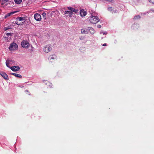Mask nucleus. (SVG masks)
<instances>
[{
  "label": "nucleus",
  "instance_id": "4be33fe9",
  "mask_svg": "<svg viewBox=\"0 0 154 154\" xmlns=\"http://www.w3.org/2000/svg\"><path fill=\"white\" fill-rule=\"evenodd\" d=\"M25 92L27 93V94H28L29 95H30V92L29 91L27 90L25 91Z\"/></svg>",
  "mask_w": 154,
  "mask_h": 154
},
{
  "label": "nucleus",
  "instance_id": "6e6552de",
  "mask_svg": "<svg viewBox=\"0 0 154 154\" xmlns=\"http://www.w3.org/2000/svg\"><path fill=\"white\" fill-rule=\"evenodd\" d=\"M0 75L5 79H8V75L5 72H2L0 73Z\"/></svg>",
  "mask_w": 154,
  "mask_h": 154
},
{
  "label": "nucleus",
  "instance_id": "dca6fc26",
  "mask_svg": "<svg viewBox=\"0 0 154 154\" xmlns=\"http://www.w3.org/2000/svg\"><path fill=\"white\" fill-rule=\"evenodd\" d=\"M8 1V0H0V2L2 5H3L5 3Z\"/></svg>",
  "mask_w": 154,
  "mask_h": 154
},
{
  "label": "nucleus",
  "instance_id": "aec40b11",
  "mask_svg": "<svg viewBox=\"0 0 154 154\" xmlns=\"http://www.w3.org/2000/svg\"><path fill=\"white\" fill-rule=\"evenodd\" d=\"M140 16L139 15H138L135 16L134 17V20H136V19H140Z\"/></svg>",
  "mask_w": 154,
  "mask_h": 154
},
{
  "label": "nucleus",
  "instance_id": "f257e3e1",
  "mask_svg": "<svg viewBox=\"0 0 154 154\" xmlns=\"http://www.w3.org/2000/svg\"><path fill=\"white\" fill-rule=\"evenodd\" d=\"M90 22L93 24H96L100 20L97 16L91 15L89 19Z\"/></svg>",
  "mask_w": 154,
  "mask_h": 154
},
{
  "label": "nucleus",
  "instance_id": "412c9836",
  "mask_svg": "<svg viewBox=\"0 0 154 154\" xmlns=\"http://www.w3.org/2000/svg\"><path fill=\"white\" fill-rule=\"evenodd\" d=\"M81 33H87V32L85 29H82L81 30Z\"/></svg>",
  "mask_w": 154,
  "mask_h": 154
},
{
  "label": "nucleus",
  "instance_id": "0eeeda50",
  "mask_svg": "<svg viewBox=\"0 0 154 154\" xmlns=\"http://www.w3.org/2000/svg\"><path fill=\"white\" fill-rule=\"evenodd\" d=\"M68 9L72 12V13L73 12L76 13H77L78 12L79 10H76L74 8L71 7H69L68 8Z\"/></svg>",
  "mask_w": 154,
  "mask_h": 154
},
{
  "label": "nucleus",
  "instance_id": "473e14b6",
  "mask_svg": "<svg viewBox=\"0 0 154 154\" xmlns=\"http://www.w3.org/2000/svg\"><path fill=\"white\" fill-rule=\"evenodd\" d=\"M103 34H106V33H103Z\"/></svg>",
  "mask_w": 154,
  "mask_h": 154
},
{
  "label": "nucleus",
  "instance_id": "f3484780",
  "mask_svg": "<svg viewBox=\"0 0 154 154\" xmlns=\"http://www.w3.org/2000/svg\"><path fill=\"white\" fill-rule=\"evenodd\" d=\"M15 23L17 25H22L23 24V22H20L19 21L17 20V21L15 22Z\"/></svg>",
  "mask_w": 154,
  "mask_h": 154
},
{
  "label": "nucleus",
  "instance_id": "6ab92c4d",
  "mask_svg": "<svg viewBox=\"0 0 154 154\" xmlns=\"http://www.w3.org/2000/svg\"><path fill=\"white\" fill-rule=\"evenodd\" d=\"M15 2L17 4H19L22 2V0H14Z\"/></svg>",
  "mask_w": 154,
  "mask_h": 154
},
{
  "label": "nucleus",
  "instance_id": "20e7f679",
  "mask_svg": "<svg viewBox=\"0 0 154 154\" xmlns=\"http://www.w3.org/2000/svg\"><path fill=\"white\" fill-rule=\"evenodd\" d=\"M22 47L24 48H28L29 46V43L25 40H23L21 42V44Z\"/></svg>",
  "mask_w": 154,
  "mask_h": 154
},
{
  "label": "nucleus",
  "instance_id": "393cba45",
  "mask_svg": "<svg viewBox=\"0 0 154 154\" xmlns=\"http://www.w3.org/2000/svg\"><path fill=\"white\" fill-rule=\"evenodd\" d=\"M42 15L44 17H46V14L45 13H43L42 14Z\"/></svg>",
  "mask_w": 154,
  "mask_h": 154
},
{
  "label": "nucleus",
  "instance_id": "bb28decb",
  "mask_svg": "<svg viewBox=\"0 0 154 154\" xmlns=\"http://www.w3.org/2000/svg\"><path fill=\"white\" fill-rule=\"evenodd\" d=\"M9 28H7V27H5L4 28V29L5 31L6 30L8 29H9Z\"/></svg>",
  "mask_w": 154,
  "mask_h": 154
},
{
  "label": "nucleus",
  "instance_id": "72a5a7b5",
  "mask_svg": "<svg viewBox=\"0 0 154 154\" xmlns=\"http://www.w3.org/2000/svg\"><path fill=\"white\" fill-rule=\"evenodd\" d=\"M112 1V0H109V1H110V2H111V1Z\"/></svg>",
  "mask_w": 154,
  "mask_h": 154
},
{
  "label": "nucleus",
  "instance_id": "4468645a",
  "mask_svg": "<svg viewBox=\"0 0 154 154\" xmlns=\"http://www.w3.org/2000/svg\"><path fill=\"white\" fill-rule=\"evenodd\" d=\"M65 13L66 14L69 15V17H71V15L72 14V12L70 11H66L65 12Z\"/></svg>",
  "mask_w": 154,
  "mask_h": 154
},
{
  "label": "nucleus",
  "instance_id": "a878e982",
  "mask_svg": "<svg viewBox=\"0 0 154 154\" xmlns=\"http://www.w3.org/2000/svg\"><path fill=\"white\" fill-rule=\"evenodd\" d=\"M97 27L98 28H100L101 27V26L100 25L98 24L97 25Z\"/></svg>",
  "mask_w": 154,
  "mask_h": 154
},
{
  "label": "nucleus",
  "instance_id": "c85d7f7f",
  "mask_svg": "<svg viewBox=\"0 0 154 154\" xmlns=\"http://www.w3.org/2000/svg\"><path fill=\"white\" fill-rule=\"evenodd\" d=\"M102 45L103 46H106L107 45H106V43H104V44H103V45Z\"/></svg>",
  "mask_w": 154,
  "mask_h": 154
},
{
  "label": "nucleus",
  "instance_id": "39448f33",
  "mask_svg": "<svg viewBox=\"0 0 154 154\" xmlns=\"http://www.w3.org/2000/svg\"><path fill=\"white\" fill-rule=\"evenodd\" d=\"M34 18L36 20L38 21H40L41 20V16L38 13H36L34 14Z\"/></svg>",
  "mask_w": 154,
  "mask_h": 154
},
{
  "label": "nucleus",
  "instance_id": "cd10ccee",
  "mask_svg": "<svg viewBox=\"0 0 154 154\" xmlns=\"http://www.w3.org/2000/svg\"><path fill=\"white\" fill-rule=\"evenodd\" d=\"M10 2V3H11V5H12V7L13 6V5H14V3H13V2Z\"/></svg>",
  "mask_w": 154,
  "mask_h": 154
},
{
  "label": "nucleus",
  "instance_id": "7ed1b4c3",
  "mask_svg": "<svg viewBox=\"0 0 154 154\" xmlns=\"http://www.w3.org/2000/svg\"><path fill=\"white\" fill-rule=\"evenodd\" d=\"M51 45L50 44H48L46 45L43 48L44 51L48 53L51 51L52 50Z\"/></svg>",
  "mask_w": 154,
  "mask_h": 154
},
{
  "label": "nucleus",
  "instance_id": "5701e85b",
  "mask_svg": "<svg viewBox=\"0 0 154 154\" xmlns=\"http://www.w3.org/2000/svg\"><path fill=\"white\" fill-rule=\"evenodd\" d=\"M6 35L7 36H11L12 33H7L6 34Z\"/></svg>",
  "mask_w": 154,
  "mask_h": 154
},
{
  "label": "nucleus",
  "instance_id": "b1692460",
  "mask_svg": "<svg viewBox=\"0 0 154 154\" xmlns=\"http://www.w3.org/2000/svg\"><path fill=\"white\" fill-rule=\"evenodd\" d=\"M149 2L151 3H152L154 4V0H148Z\"/></svg>",
  "mask_w": 154,
  "mask_h": 154
},
{
  "label": "nucleus",
  "instance_id": "a211bd4d",
  "mask_svg": "<svg viewBox=\"0 0 154 154\" xmlns=\"http://www.w3.org/2000/svg\"><path fill=\"white\" fill-rule=\"evenodd\" d=\"M17 20L19 21L20 22L23 21H24V19L23 17H19V18H18Z\"/></svg>",
  "mask_w": 154,
  "mask_h": 154
},
{
  "label": "nucleus",
  "instance_id": "9d476101",
  "mask_svg": "<svg viewBox=\"0 0 154 154\" xmlns=\"http://www.w3.org/2000/svg\"><path fill=\"white\" fill-rule=\"evenodd\" d=\"M88 30L92 34L94 33L95 31L94 29L92 27H88Z\"/></svg>",
  "mask_w": 154,
  "mask_h": 154
},
{
  "label": "nucleus",
  "instance_id": "423d86ee",
  "mask_svg": "<svg viewBox=\"0 0 154 154\" xmlns=\"http://www.w3.org/2000/svg\"><path fill=\"white\" fill-rule=\"evenodd\" d=\"M10 69L14 71H17L20 70V67L18 66H14L11 67Z\"/></svg>",
  "mask_w": 154,
  "mask_h": 154
},
{
  "label": "nucleus",
  "instance_id": "c756f323",
  "mask_svg": "<svg viewBox=\"0 0 154 154\" xmlns=\"http://www.w3.org/2000/svg\"><path fill=\"white\" fill-rule=\"evenodd\" d=\"M109 9V10H112V8L111 7H109L108 8Z\"/></svg>",
  "mask_w": 154,
  "mask_h": 154
},
{
  "label": "nucleus",
  "instance_id": "1a4fd4ad",
  "mask_svg": "<svg viewBox=\"0 0 154 154\" xmlns=\"http://www.w3.org/2000/svg\"><path fill=\"white\" fill-rule=\"evenodd\" d=\"M80 14L82 17L85 16L86 14V12L84 9H82L80 10Z\"/></svg>",
  "mask_w": 154,
  "mask_h": 154
},
{
  "label": "nucleus",
  "instance_id": "2eb2a0df",
  "mask_svg": "<svg viewBox=\"0 0 154 154\" xmlns=\"http://www.w3.org/2000/svg\"><path fill=\"white\" fill-rule=\"evenodd\" d=\"M14 13H15V12H11L10 13H9L7 14L5 16V18H6L7 17L10 16L11 15L14 14Z\"/></svg>",
  "mask_w": 154,
  "mask_h": 154
},
{
  "label": "nucleus",
  "instance_id": "f8f14e48",
  "mask_svg": "<svg viewBox=\"0 0 154 154\" xmlns=\"http://www.w3.org/2000/svg\"><path fill=\"white\" fill-rule=\"evenodd\" d=\"M12 62V60H7L6 61V66L9 67V68H10V67L9 66V64L10 63H11V62Z\"/></svg>",
  "mask_w": 154,
  "mask_h": 154
},
{
  "label": "nucleus",
  "instance_id": "ddd939ff",
  "mask_svg": "<svg viewBox=\"0 0 154 154\" xmlns=\"http://www.w3.org/2000/svg\"><path fill=\"white\" fill-rule=\"evenodd\" d=\"M12 74L17 77L21 78L22 76L19 74L15 73H12Z\"/></svg>",
  "mask_w": 154,
  "mask_h": 154
},
{
  "label": "nucleus",
  "instance_id": "2f4dec72",
  "mask_svg": "<svg viewBox=\"0 0 154 154\" xmlns=\"http://www.w3.org/2000/svg\"><path fill=\"white\" fill-rule=\"evenodd\" d=\"M5 40H6V39H7V38L6 37H5Z\"/></svg>",
  "mask_w": 154,
  "mask_h": 154
},
{
  "label": "nucleus",
  "instance_id": "f03ea898",
  "mask_svg": "<svg viewBox=\"0 0 154 154\" xmlns=\"http://www.w3.org/2000/svg\"><path fill=\"white\" fill-rule=\"evenodd\" d=\"M18 48L17 44L13 42L10 45L9 49L11 51H13L16 50Z\"/></svg>",
  "mask_w": 154,
  "mask_h": 154
},
{
  "label": "nucleus",
  "instance_id": "7c9ffc66",
  "mask_svg": "<svg viewBox=\"0 0 154 154\" xmlns=\"http://www.w3.org/2000/svg\"><path fill=\"white\" fill-rule=\"evenodd\" d=\"M150 11L153 12H154V10L152 9H151Z\"/></svg>",
  "mask_w": 154,
  "mask_h": 154
},
{
  "label": "nucleus",
  "instance_id": "9b49d317",
  "mask_svg": "<svg viewBox=\"0 0 154 154\" xmlns=\"http://www.w3.org/2000/svg\"><path fill=\"white\" fill-rule=\"evenodd\" d=\"M57 58V56L55 55H52L50 56L49 57V59L51 60L52 59L55 60Z\"/></svg>",
  "mask_w": 154,
  "mask_h": 154
}]
</instances>
